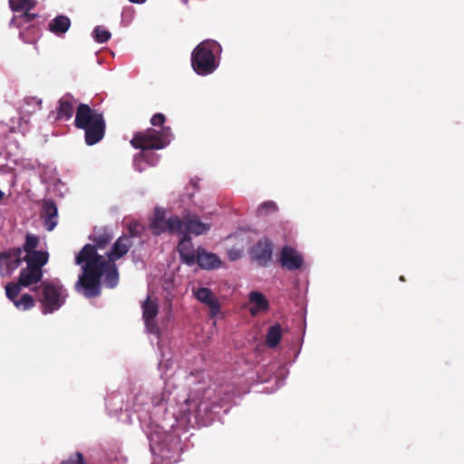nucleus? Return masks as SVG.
Masks as SVG:
<instances>
[{
  "label": "nucleus",
  "instance_id": "1",
  "mask_svg": "<svg viewBox=\"0 0 464 464\" xmlns=\"http://www.w3.org/2000/svg\"><path fill=\"white\" fill-rule=\"evenodd\" d=\"M75 263L82 266V273L75 283V290L84 296L95 297L101 293V278L105 275L104 284L110 288L117 285L119 274L114 262L99 255L94 246L86 244L75 256Z\"/></svg>",
  "mask_w": 464,
  "mask_h": 464
},
{
  "label": "nucleus",
  "instance_id": "2",
  "mask_svg": "<svg viewBox=\"0 0 464 464\" xmlns=\"http://www.w3.org/2000/svg\"><path fill=\"white\" fill-rule=\"evenodd\" d=\"M74 126L84 130V140L89 146L97 144L104 138L106 122L103 113L88 104L80 103L76 108Z\"/></svg>",
  "mask_w": 464,
  "mask_h": 464
},
{
  "label": "nucleus",
  "instance_id": "3",
  "mask_svg": "<svg viewBox=\"0 0 464 464\" xmlns=\"http://www.w3.org/2000/svg\"><path fill=\"white\" fill-rule=\"evenodd\" d=\"M221 52L220 44L214 40L198 44L191 53V66L198 75H208L218 66L216 54Z\"/></svg>",
  "mask_w": 464,
  "mask_h": 464
},
{
  "label": "nucleus",
  "instance_id": "4",
  "mask_svg": "<svg viewBox=\"0 0 464 464\" xmlns=\"http://www.w3.org/2000/svg\"><path fill=\"white\" fill-rule=\"evenodd\" d=\"M38 302L41 304V310L44 314H53L59 310L68 297L67 290L58 283L43 282L38 286Z\"/></svg>",
  "mask_w": 464,
  "mask_h": 464
},
{
  "label": "nucleus",
  "instance_id": "5",
  "mask_svg": "<svg viewBox=\"0 0 464 464\" xmlns=\"http://www.w3.org/2000/svg\"><path fill=\"white\" fill-rule=\"evenodd\" d=\"M130 144L135 149L142 150H160L166 146V142L162 137H160L159 131L152 128H149L143 132L136 133L130 140Z\"/></svg>",
  "mask_w": 464,
  "mask_h": 464
},
{
  "label": "nucleus",
  "instance_id": "6",
  "mask_svg": "<svg viewBox=\"0 0 464 464\" xmlns=\"http://www.w3.org/2000/svg\"><path fill=\"white\" fill-rule=\"evenodd\" d=\"M274 251V243L271 239L265 237L257 240L249 249V255L252 260L260 266H267L272 261Z\"/></svg>",
  "mask_w": 464,
  "mask_h": 464
},
{
  "label": "nucleus",
  "instance_id": "7",
  "mask_svg": "<svg viewBox=\"0 0 464 464\" xmlns=\"http://www.w3.org/2000/svg\"><path fill=\"white\" fill-rule=\"evenodd\" d=\"M22 262V248L20 247H12L0 252V276H10Z\"/></svg>",
  "mask_w": 464,
  "mask_h": 464
},
{
  "label": "nucleus",
  "instance_id": "8",
  "mask_svg": "<svg viewBox=\"0 0 464 464\" xmlns=\"http://www.w3.org/2000/svg\"><path fill=\"white\" fill-rule=\"evenodd\" d=\"M279 262L282 267L289 271H295L303 266L304 258L297 250L289 246H285L281 249Z\"/></svg>",
  "mask_w": 464,
  "mask_h": 464
},
{
  "label": "nucleus",
  "instance_id": "9",
  "mask_svg": "<svg viewBox=\"0 0 464 464\" xmlns=\"http://www.w3.org/2000/svg\"><path fill=\"white\" fill-rule=\"evenodd\" d=\"M196 299L209 308L210 317H216L220 313V303L213 292L207 287L193 290Z\"/></svg>",
  "mask_w": 464,
  "mask_h": 464
},
{
  "label": "nucleus",
  "instance_id": "10",
  "mask_svg": "<svg viewBox=\"0 0 464 464\" xmlns=\"http://www.w3.org/2000/svg\"><path fill=\"white\" fill-rule=\"evenodd\" d=\"M141 307L142 318L146 327L148 328L149 332L155 333L158 329L157 324L155 322V318L159 313V304L157 301L152 300L150 296H148L142 304Z\"/></svg>",
  "mask_w": 464,
  "mask_h": 464
},
{
  "label": "nucleus",
  "instance_id": "11",
  "mask_svg": "<svg viewBox=\"0 0 464 464\" xmlns=\"http://www.w3.org/2000/svg\"><path fill=\"white\" fill-rule=\"evenodd\" d=\"M178 252L182 262L186 265L193 266L196 264L197 250H194L189 235H183L181 237L178 245Z\"/></svg>",
  "mask_w": 464,
  "mask_h": 464
},
{
  "label": "nucleus",
  "instance_id": "12",
  "mask_svg": "<svg viewBox=\"0 0 464 464\" xmlns=\"http://www.w3.org/2000/svg\"><path fill=\"white\" fill-rule=\"evenodd\" d=\"M41 216L46 230L52 231L57 225L58 209L53 200L44 201Z\"/></svg>",
  "mask_w": 464,
  "mask_h": 464
},
{
  "label": "nucleus",
  "instance_id": "13",
  "mask_svg": "<svg viewBox=\"0 0 464 464\" xmlns=\"http://www.w3.org/2000/svg\"><path fill=\"white\" fill-rule=\"evenodd\" d=\"M132 246L131 238L128 236L120 237L112 245L110 252L107 253L109 261L115 262L116 260L126 255Z\"/></svg>",
  "mask_w": 464,
  "mask_h": 464
},
{
  "label": "nucleus",
  "instance_id": "14",
  "mask_svg": "<svg viewBox=\"0 0 464 464\" xmlns=\"http://www.w3.org/2000/svg\"><path fill=\"white\" fill-rule=\"evenodd\" d=\"M196 263L203 269H215L221 266V260L213 253L206 251L203 247H198Z\"/></svg>",
  "mask_w": 464,
  "mask_h": 464
},
{
  "label": "nucleus",
  "instance_id": "15",
  "mask_svg": "<svg viewBox=\"0 0 464 464\" xmlns=\"http://www.w3.org/2000/svg\"><path fill=\"white\" fill-rule=\"evenodd\" d=\"M113 235L110 228L107 227H94L93 232L90 235L89 239L92 241L95 245V249L97 248L103 249L110 244L112 240Z\"/></svg>",
  "mask_w": 464,
  "mask_h": 464
},
{
  "label": "nucleus",
  "instance_id": "16",
  "mask_svg": "<svg viewBox=\"0 0 464 464\" xmlns=\"http://www.w3.org/2000/svg\"><path fill=\"white\" fill-rule=\"evenodd\" d=\"M76 100L70 93L63 95L58 102L57 119L68 121L72 117Z\"/></svg>",
  "mask_w": 464,
  "mask_h": 464
},
{
  "label": "nucleus",
  "instance_id": "17",
  "mask_svg": "<svg viewBox=\"0 0 464 464\" xmlns=\"http://www.w3.org/2000/svg\"><path fill=\"white\" fill-rule=\"evenodd\" d=\"M42 277L43 270H38L34 267L26 266V267L21 269L18 282L23 285V287H28L39 283L42 280Z\"/></svg>",
  "mask_w": 464,
  "mask_h": 464
},
{
  "label": "nucleus",
  "instance_id": "18",
  "mask_svg": "<svg viewBox=\"0 0 464 464\" xmlns=\"http://www.w3.org/2000/svg\"><path fill=\"white\" fill-rule=\"evenodd\" d=\"M248 299L252 304V306L249 308V312L253 316L261 312H266L269 308V303L262 293L253 291L249 294Z\"/></svg>",
  "mask_w": 464,
  "mask_h": 464
},
{
  "label": "nucleus",
  "instance_id": "19",
  "mask_svg": "<svg viewBox=\"0 0 464 464\" xmlns=\"http://www.w3.org/2000/svg\"><path fill=\"white\" fill-rule=\"evenodd\" d=\"M184 219L187 218L184 217ZM164 233L168 232L171 235H179L183 237L186 232V220H182L179 216L172 215L166 220V226H164Z\"/></svg>",
  "mask_w": 464,
  "mask_h": 464
},
{
  "label": "nucleus",
  "instance_id": "20",
  "mask_svg": "<svg viewBox=\"0 0 464 464\" xmlns=\"http://www.w3.org/2000/svg\"><path fill=\"white\" fill-rule=\"evenodd\" d=\"M48 257L47 252L34 251L23 257V261H25L28 266L42 270L43 266L48 262Z\"/></svg>",
  "mask_w": 464,
  "mask_h": 464
},
{
  "label": "nucleus",
  "instance_id": "21",
  "mask_svg": "<svg viewBox=\"0 0 464 464\" xmlns=\"http://www.w3.org/2000/svg\"><path fill=\"white\" fill-rule=\"evenodd\" d=\"M210 225L201 222L197 217L186 219V232L184 235L194 234L196 236L206 234Z\"/></svg>",
  "mask_w": 464,
  "mask_h": 464
},
{
  "label": "nucleus",
  "instance_id": "22",
  "mask_svg": "<svg viewBox=\"0 0 464 464\" xmlns=\"http://www.w3.org/2000/svg\"><path fill=\"white\" fill-rule=\"evenodd\" d=\"M71 25L70 19L65 15H58L53 19L48 24L49 30L55 34H61L68 31Z\"/></svg>",
  "mask_w": 464,
  "mask_h": 464
},
{
  "label": "nucleus",
  "instance_id": "23",
  "mask_svg": "<svg viewBox=\"0 0 464 464\" xmlns=\"http://www.w3.org/2000/svg\"><path fill=\"white\" fill-rule=\"evenodd\" d=\"M165 211L160 208H156L154 210L153 219L150 223V229L156 236L164 233V226H166Z\"/></svg>",
  "mask_w": 464,
  "mask_h": 464
},
{
  "label": "nucleus",
  "instance_id": "24",
  "mask_svg": "<svg viewBox=\"0 0 464 464\" xmlns=\"http://www.w3.org/2000/svg\"><path fill=\"white\" fill-rule=\"evenodd\" d=\"M40 29L35 24H30L20 31L19 37L25 44H34L39 38Z\"/></svg>",
  "mask_w": 464,
  "mask_h": 464
},
{
  "label": "nucleus",
  "instance_id": "25",
  "mask_svg": "<svg viewBox=\"0 0 464 464\" xmlns=\"http://www.w3.org/2000/svg\"><path fill=\"white\" fill-rule=\"evenodd\" d=\"M282 338V329L279 324H276L269 327L266 343L267 346L274 348L276 347L281 341Z\"/></svg>",
  "mask_w": 464,
  "mask_h": 464
},
{
  "label": "nucleus",
  "instance_id": "26",
  "mask_svg": "<svg viewBox=\"0 0 464 464\" xmlns=\"http://www.w3.org/2000/svg\"><path fill=\"white\" fill-rule=\"evenodd\" d=\"M22 12L23 13L21 14L14 15L12 18V20L10 22L11 25L17 27V28H21L24 25L32 23L38 16L36 14H32L29 11H22Z\"/></svg>",
  "mask_w": 464,
  "mask_h": 464
},
{
  "label": "nucleus",
  "instance_id": "27",
  "mask_svg": "<svg viewBox=\"0 0 464 464\" xmlns=\"http://www.w3.org/2000/svg\"><path fill=\"white\" fill-rule=\"evenodd\" d=\"M9 5L14 12L30 11L34 8V0H9Z\"/></svg>",
  "mask_w": 464,
  "mask_h": 464
},
{
  "label": "nucleus",
  "instance_id": "28",
  "mask_svg": "<svg viewBox=\"0 0 464 464\" xmlns=\"http://www.w3.org/2000/svg\"><path fill=\"white\" fill-rule=\"evenodd\" d=\"M39 245V237L34 234H26L25 240L23 245L22 252L24 251L26 254L33 253L36 251V247Z\"/></svg>",
  "mask_w": 464,
  "mask_h": 464
},
{
  "label": "nucleus",
  "instance_id": "29",
  "mask_svg": "<svg viewBox=\"0 0 464 464\" xmlns=\"http://www.w3.org/2000/svg\"><path fill=\"white\" fill-rule=\"evenodd\" d=\"M14 304L17 309L29 310L34 306L35 301L32 295L24 294L20 299L14 301Z\"/></svg>",
  "mask_w": 464,
  "mask_h": 464
},
{
  "label": "nucleus",
  "instance_id": "30",
  "mask_svg": "<svg viewBox=\"0 0 464 464\" xmlns=\"http://www.w3.org/2000/svg\"><path fill=\"white\" fill-rule=\"evenodd\" d=\"M21 287H23L22 285H20L19 282L14 283L10 282L5 285V295L6 297L14 303V301L17 300V297L21 292Z\"/></svg>",
  "mask_w": 464,
  "mask_h": 464
},
{
  "label": "nucleus",
  "instance_id": "31",
  "mask_svg": "<svg viewBox=\"0 0 464 464\" xmlns=\"http://www.w3.org/2000/svg\"><path fill=\"white\" fill-rule=\"evenodd\" d=\"M93 34L95 41L100 44L107 43L111 36V33L108 30L101 26L95 27Z\"/></svg>",
  "mask_w": 464,
  "mask_h": 464
},
{
  "label": "nucleus",
  "instance_id": "32",
  "mask_svg": "<svg viewBox=\"0 0 464 464\" xmlns=\"http://www.w3.org/2000/svg\"><path fill=\"white\" fill-rule=\"evenodd\" d=\"M198 406V405L195 401L186 399L184 401V404L181 406L180 414L182 417H188L190 414L192 408L193 410H197Z\"/></svg>",
  "mask_w": 464,
  "mask_h": 464
},
{
  "label": "nucleus",
  "instance_id": "33",
  "mask_svg": "<svg viewBox=\"0 0 464 464\" xmlns=\"http://www.w3.org/2000/svg\"><path fill=\"white\" fill-rule=\"evenodd\" d=\"M61 464H86V462L81 452H75L68 459L63 460Z\"/></svg>",
  "mask_w": 464,
  "mask_h": 464
},
{
  "label": "nucleus",
  "instance_id": "34",
  "mask_svg": "<svg viewBox=\"0 0 464 464\" xmlns=\"http://www.w3.org/2000/svg\"><path fill=\"white\" fill-rule=\"evenodd\" d=\"M227 258L230 261H236L242 256V250H240L237 247H231L227 250Z\"/></svg>",
  "mask_w": 464,
  "mask_h": 464
},
{
  "label": "nucleus",
  "instance_id": "35",
  "mask_svg": "<svg viewBox=\"0 0 464 464\" xmlns=\"http://www.w3.org/2000/svg\"><path fill=\"white\" fill-rule=\"evenodd\" d=\"M277 208L276 204L274 201H266L258 208L259 211H265L266 213L274 212Z\"/></svg>",
  "mask_w": 464,
  "mask_h": 464
},
{
  "label": "nucleus",
  "instance_id": "36",
  "mask_svg": "<svg viewBox=\"0 0 464 464\" xmlns=\"http://www.w3.org/2000/svg\"><path fill=\"white\" fill-rule=\"evenodd\" d=\"M165 120H166V118H165L164 114H162V113H156L150 119V123L153 126H161L165 122Z\"/></svg>",
  "mask_w": 464,
  "mask_h": 464
},
{
  "label": "nucleus",
  "instance_id": "37",
  "mask_svg": "<svg viewBox=\"0 0 464 464\" xmlns=\"http://www.w3.org/2000/svg\"><path fill=\"white\" fill-rule=\"evenodd\" d=\"M170 128L169 127H163L160 133V137H162L163 140L166 142V145L169 143L168 138L170 135Z\"/></svg>",
  "mask_w": 464,
  "mask_h": 464
},
{
  "label": "nucleus",
  "instance_id": "38",
  "mask_svg": "<svg viewBox=\"0 0 464 464\" xmlns=\"http://www.w3.org/2000/svg\"><path fill=\"white\" fill-rule=\"evenodd\" d=\"M130 3H133V4H138V5H140V4H143L146 2V0H129Z\"/></svg>",
  "mask_w": 464,
  "mask_h": 464
},
{
  "label": "nucleus",
  "instance_id": "39",
  "mask_svg": "<svg viewBox=\"0 0 464 464\" xmlns=\"http://www.w3.org/2000/svg\"><path fill=\"white\" fill-rule=\"evenodd\" d=\"M4 198V193L0 190V200Z\"/></svg>",
  "mask_w": 464,
  "mask_h": 464
},
{
  "label": "nucleus",
  "instance_id": "40",
  "mask_svg": "<svg viewBox=\"0 0 464 464\" xmlns=\"http://www.w3.org/2000/svg\"><path fill=\"white\" fill-rule=\"evenodd\" d=\"M130 231L131 235H134V230L132 227H130Z\"/></svg>",
  "mask_w": 464,
  "mask_h": 464
},
{
  "label": "nucleus",
  "instance_id": "41",
  "mask_svg": "<svg viewBox=\"0 0 464 464\" xmlns=\"http://www.w3.org/2000/svg\"><path fill=\"white\" fill-rule=\"evenodd\" d=\"M182 2H183L185 5H187V4H188V0H182Z\"/></svg>",
  "mask_w": 464,
  "mask_h": 464
},
{
  "label": "nucleus",
  "instance_id": "42",
  "mask_svg": "<svg viewBox=\"0 0 464 464\" xmlns=\"http://www.w3.org/2000/svg\"><path fill=\"white\" fill-rule=\"evenodd\" d=\"M400 280H401V281H404L405 279H404V277H403V276H401V277H400Z\"/></svg>",
  "mask_w": 464,
  "mask_h": 464
}]
</instances>
